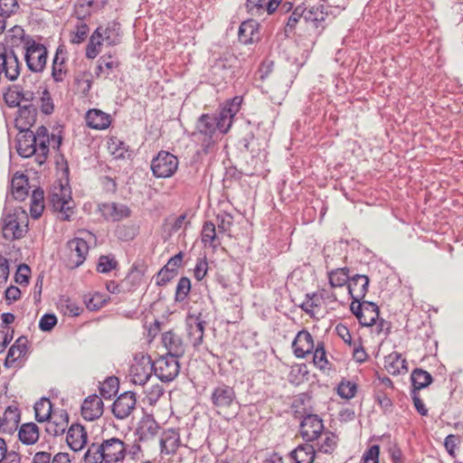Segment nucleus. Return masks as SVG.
Segmentation results:
<instances>
[{
    "mask_svg": "<svg viewBox=\"0 0 463 463\" xmlns=\"http://www.w3.org/2000/svg\"><path fill=\"white\" fill-rule=\"evenodd\" d=\"M128 445L117 437L102 439L101 442H94L89 446L85 455V463H118L122 461Z\"/></svg>",
    "mask_w": 463,
    "mask_h": 463,
    "instance_id": "obj_1",
    "label": "nucleus"
},
{
    "mask_svg": "<svg viewBox=\"0 0 463 463\" xmlns=\"http://www.w3.org/2000/svg\"><path fill=\"white\" fill-rule=\"evenodd\" d=\"M12 32L14 36L21 39L27 68L33 72L43 71L48 56L46 47L37 43L31 35L25 34L24 29L20 26L13 27Z\"/></svg>",
    "mask_w": 463,
    "mask_h": 463,
    "instance_id": "obj_2",
    "label": "nucleus"
},
{
    "mask_svg": "<svg viewBox=\"0 0 463 463\" xmlns=\"http://www.w3.org/2000/svg\"><path fill=\"white\" fill-rule=\"evenodd\" d=\"M28 232V215L21 208L5 210L1 218V233L7 241L20 240Z\"/></svg>",
    "mask_w": 463,
    "mask_h": 463,
    "instance_id": "obj_3",
    "label": "nucleus"
},
{
    "mask_svg": "<svg viewBox=\"0 0 463 463\" xmlns=\"http://www.w3.org/2000/svg\"><path fill=\"white\" fill-rule=\"evenodd\" d=\"M218 132V123L215 122L214 115L203 114L197 119L192 137L201 144L203 151L208 154L216 143Z\"/></svg>",
    "mask_w": 463,
    "mask_h": 463,
    "instance_id": "obj_4",
    "label": "nucleus"
},
{
    "mask_svg": "<svg viewBox=\"0 0 463 463\" xmlns=\"http://www.w3.org/2000/svg\"><path fill=\"white\" fill-rule=\"evenodd\" d=\"M50 204L54 212L58 213V218L63 221H70L74 211V201L71 198L70 189L61 185L59 189L54 190L49 195Z\"/></svg>",
    "mask_w": 463,
    "mask_h": 463,
    "instance_id": "obj_5",
    "label": "nucleus"
},
{
    "mask_svg": "<svg viewBox=\"0 0 463 463\" xmlns=\"http://www.w3.org/2000/svg\"><path fill=\"white\" fill-rule=\"evenodd\" d=\"M179 165L178 158L170 152L161 150L152 159L151 171L156 178H168L175 175Z\"/></svg>",
    "mask_w": 463,
    "mask_h": 463,
    "instance_id": "obj_6",
    "label": "nucleus"
},
{
    "mask_svg": "<svg viewBox=\"0 0 463 463\" xmlns=\"http://www.w3.org/2000/svg\"><path fill=\"white\" fill-rule=\"evenodd\" d=\"M211 402L219 413L226 411L238 403L233 387L224 383H220L213 387L211 393Z\"/></svg>",
    "mask_w": 463,
    "mask_h": 463,
    "instance_id": "obj_7",
    "label": "nucleus"
},
{
    "mask_svg": "<svg viewBox=\"0 0 463 463\" xmlns=\"http://www.w3.org/2000/svg\"><path fill=\"white\" fill-rule=\"evenodd\" d=\"M154 372L151 357L142 353L134 356V363L130 367L131 381L135 384L145 385Z\"/></svg>",
    "mask_w": 463,
    "mask_h": 463,
    "instance_id": "obj_8",
    "label": "nucleus"
},
{
    "mask_svg": "<svg viewBox=\"0 0 463 463\" xmlns=\"http://www.w3.org/2000/svg\"><path fill=\"white\" fill-rule=\"evenodd\" d=\"M155 375L163 383L175 380L180 372V364L177 358L166 354L152 361Z\"/></svg>",
    "mask_w": 463,
    "mask_h": 463,
    "instance_id": "obj_9",
    "label": "nucleus"
},
{
    "mask_svg": "<svg viewBox=\"0 0 463 463\" xmlns=\"http://www.w3.org/2000/svg\"><path fill=\"white\" fill-rule=\"evenodd\" d=\"M67 249L69 254L66 266L71 269L80 267L89 252L87 241L81 238H73L67 242Z\"/></svg>",
    "mask_w": 463,
    "mask_h": 463,
    "instance_id": "obj_10",
    "label": "nucleus"
},
{
    "mask_svg": "<svg viewBox=\"0 0 463 463\" xmlns=\"http://www.w3.org/2000/svg\"><path fill=\"white\" fill-rule=\"evenodd\" d=\"M303 410L306 415L300 423V433L306 441H313L317 439L323 431V421L318 415L307 412L306 408Z\"/></svg>",
    "mask_w": 463,
    "mask_h": 463,
    "instance_id": "obj_11",
    "label": "nucleus"
},
{
    "mask_svg": "<svg viewBox=\"0 0 463 463\" xmlns=\"http://www.w3.org/2000/svg\"><path fill=\"white\" fill-rule=\"evenodd\" d=\"M241 103V98L235 97L229 104L221 109L219 114L214 115L220 134H226L230 130L232 119L240 110Z\"/></svg>",
    "mask_w": 463,
    "mask_h": 463,
    "instance_id": "obj_12",
    "label": "nucleus"
},
{
    "mask_svg": "<svg viewBox=\"0 0 463 463\" xmlns=\"http://www.w3.org/2000/svg\"><path fill=\"white\" fill-rule=\"evenodd\" d=\"M35 138L36 137L33 136V131L30 129L22 131L17 137L16 149L17 153L22 157L27 158L36 155V160L39 162L41 159L40 149L38 142L35 140Z\"/></svg>",
    "mask_w": 463,
    "mask_h": 463,
    "instance_id": "obj_13",
    "label": "nucleus"
},
{
    "mask_svg": "<svg viewBox=\"0 0 463 463\" xmlns=\"http://www.w3.org/2000/svg\"><path fill=\"white\" fill-rule=\"evenodd\" d=\"M136 393L133 392H125L114 402L112 412L117 419L124 420L132 413L136 408Z\"/></svg>",
    "mask_w": 463,
    "mask_h": 463,
    "instance_id": "obj_14",
    "label": "nucleus"
},
{
    "mask_svg": "<svg viewBox=\"0 0 463 463\" xmlns=\"http://www.w3.org/2000/svg\"><path fill=\"white\" fill-rule=\"evenodd\" d=\"M292 348L298 358H305L307 354H312L315 344L311 334L305 329L299 331L292 343Z\"/></svg>",
    "mask_w": 463,
    "mask_h": 463,
    "instance_id": "obj_15",
    "label": "nucleus"
},
{
    "mask_svg": "<svg viewBox=\"0 0 463 463\" xmlns=\"http://www.w3.org/2000/svg\"><path fill=\"white\" fill-rule=\"evenodd\" d=\"M101 215L111 222H118L130 216V209L122 203H104L99 205Z\"/></svg>",
    "mask_w": 463,
    "mask_h": 463,
    "instance_id": "obj_16",
    "label": "nucleus"
},
{
    "mask_svg": "<svg viewBox=\"0 0 463 463\" xmlns=\"http://www.w3.org/2000/svg\"><path fill=\"white\" fill-rule=\"evenodd\" d=\"M162 342L167 349L166 355L179 359L185 353V345L182 337L174 331L165 332L162 335Z\"/></svg>",
    "mask_w": 463,
    "mask_h": 463,
    "instance_id": "obj_17",
    "label": "nucleus"
},
{
    "mask_svg": "<svg viewBox=\"0 0 463 463\" xmlns=\"http://www.w3.org/2000/svg\"><path fill=\"white\" fill-rule=\"evenodd\" d=\"M183 260V253L178 252L167 261L156 275V285L165 286L177 275V268Z\"/></svg>",
    "mask_w": 463,
    "mask_h": 463,
    "instance_id": "obj_18",
    "label": "nucleus"
},
{
    "mask_svg": "<svg viewBox=\"0 0 463 463\" xmlns=\"http://www.w3.org/2000/svg\"><path fill=\"white\" fill-rule=\"evenodd\" d=\"M69 423V415L66 411H53L52 416L46 420L45 431L53 437L61 435L65 432Z\"/></svg>",
    "mask_w": 463,
    "mask_h": 463,
    "instance_id": "obj_19",
    "label": "nucleus"
},
{
    "mask_svg": "<svg viewBox=\"0 0 463 463\" xmlns=\"http://www.w3.org/2000/svg\"><path fill=\"white\" fill-rule=\"evenodd\" d=\"M187 334L194 347L200 345L203 340L206 322L199 316H190L186 319Z\"/></svg>",
    "mask_w": 463,
    "mask_h": 463,
    "instance_id": "obj_20",
    "label": "nucleus"
},
{
    "mask_svg": "<svg viewBox=\"0 0 463 463\" xmlns=\"http://www.w3.org/2000/svg\"><path fill=\"white\" fill-rule=\"evenodd\" d=\"M103 402L97 394L88 396L81 405V415L87 420L99 419L103 413Z\"/></svg>",
    "mask_w": 463,
    "mask_h": 463,
    "instance_id": "obj_21",
    "label": "nucleus"
},
{
    "mask_svg": "<svg viewBox=\"0 0 463 463\" xmlns=\"http://www.w3.org/2000/svg\"><path fill=\"white\" fill-rule=\"evenodd\" d=\"M369 278L366 275L350 276L347 284L348 292L354 300H363L368 292Z\"/></svg>",
    "mask_w": 463,
    "mask_h": 463,
    "instance_id": "obj_22",
    "label": "nucleus"
},
{
    "mask_svg": "<svg viewBox=\"0 0 463 463\" xmlns=\"http://www.w3.org/2000/svg\"><path fill=\"white\" fill-rule=\"evenodd\" d=\"M87 439V432L82 425L75 423L69 428L66 441L72 450H80L86 445Z\"/></svg>",
    "mask_w": 463,
    "mask_h": 463,
    "instance_id": "obj_23",
    "label": "nucleus"
},
{
    "mask_svg": "<svg viewBox=\"0 0 463 463\" xmlns=\"http://www.w3.org/2000/svg\"><path fill=\"white\" fill-rule=\"evenodd\" d=\"M239 41L243 44H250L260 40L259 24L253 19L241 24L238 32Z\"/></svg>",
    "mask_w": 463,
    "mask_h": 463,
    "instance_id": "obj_24",
    "label": "nucleus"
},
{
    "mask_svg": "<svg viewBox=\"0 0 463 463\" xmlns=\"http://www.w3.org/2000/svg\"><path fill=\"white\" fill-rule=\"evenodd\" d=\"M237 63V58L234 55H225L216 60L212 65V72L213 75L219 76L225 80L233 73L232 69Z\"/></svg>",
    "mask_w": 463,
    "mask_h": 463,
    "instance_id": "obj_25",
    "label": "nucleus"
},
{
    "mask_svg": "<svg viewBox=\"0 0 463 463\" xmlns=\"http://www.w3.org/2000/svg\"><path fill=\"white\" fill-rule=\"evenodd\" d=\"M28 340L26 336H20L14 344L9 348L6 358L5 360V366L11 367L20 358L26 354L28 346Z\"/></svg>",
    "mask_w": 463,
    "mask_h": 463,
    "instance_id": "obj_26",
    "label": "nucleus"
},
{
    "mask_svg": "<svg viewBox=\"0 0 463 463\" xmlns=\"http://www.w3.org/2000/svg\"><path fill=\"white\" fill-rule=\"evenodd\" d=\"M159 430V425L151 415H145L140 420L137 434L140 440H147L154 438Z\"/></svg>",
    "mask_w": 463,
    "mask_h": 463,
    "instance_id": "obj_27",
    "label": "nucleus"
},
{
    "mask_svg": "<svg viewBox=\"0 0 463 463\" xmlns=\"http://www.w3.org/2000/svg\"><path fill=\"white\" fill-rule=\"evenodd\" d=\"M384 367L392 375L401 374L408 371L407 361L397 352H392L385 356Z\"/></svg>",
    "mask_w": 463,
    "mask_h": 463,
    "instance_id": "obj_28",
    "label": "nucleus"
},
{
    "mask_svg": "<svg viewBox=\"0 0 463 463\" xmlns=\"http://www.w3.org/2000/svg\"><path fill=\"white\" fill-rule=\"evenodd\" d=\"M66 74V57L64 56L62 48L59 47L52 64V78L55 82L59 83L64 80Z\"/></svg>",
    "mask_w": 463,
    "mask_h": 463,
    "instance_id": "obj_29",
    "label": "nucleus"
},
{
    "mask_svg": "<svg viewBox=\"0 0 463 463\" xmlns=\"http://www.w3.org/2000/svg\"><path fill=\"white\" fill-rule=\"evenodd\" d=\"M13 90H10L5 95V101L12 107H22L21 102H31L34 99V93L29 90H24L20 86H14Z\"/></svg>",
    "mask_w": 463,
    "mask_h": 463,
    "instance_id": "obj_30",
    "label": "nucleus"
},
{
    "mask_svg": "<svg viewBox=\"0 0 463 463\" xmlns=\"http://www.w3.org/2000/svg\"><path fill=\"white\" fill-rule=\"evenodd\" d=\"M86 122L93 129H106L110 125V116L99 109H90L86 114Z\"/></svg>",
    "mask_w": 463,
    "mask_h": 463,
    "instance_id": "obj_31",
    "label": "nucleus"
},
{
    "mask_svg": "<svg viewBox=\"0 0 463 463\" xmlns=\"http://www.w3.org/2000/svg\"><path fill=\"white\" fill-rule=\"evenodd\" d=\"M98 28H101L102 37L108 45L114 46L120 43L121 25L119 23L111 21L105 27L100 25Z\"/></svg>",
    "mask_w": 463,
    "mask_h": 463,
    "instance_id": "obj_32",
    "label": "nucleus"
},
{
    "mask_svg": "<svg viewBox=\"0 0 463 463\" xmlns=\"http://www.w3.org/2000/svg\"><path fill=\"white\" fill-rule=\"evenodd\" d=\"M315 457L316 450L310 444L299 445L290 452L294 463H313Z\"/></svg>",
    "mask_w": 463,
    "mask_h": 463,
    "instance_id": "obj_33",
    "label": "nucleus"
},
{
    "mask_svg": "<svg viewBox=\"0 0 463 463\" xmlns=\"http://www.w3.org/2000/svg\"><path fill=\"white\" fill-rule=\"evenodd\" d=\"M1 421L4 425V432L11 434L16 430L20 421V411L17 407L8 406L1 417Z\"/></svg>",
    "mask_w": 463,
    "mask_h": 463,
    "instance_id": "obj_34",
    "label": "nucleus"
},
{
    "mask_svg": "<svg viewBox=\"0 0 463 463\" xmlns=\"http://www.w3.org/2000/svg\"><path fill=\"white\" fill-rule=\"evenodd\" d=\"M20 441L25 445H33L39 439V428L33 422L23 424L18 431Z\"/></svg>",
    "mask_w": 463,
    "mask_h": 463,
    "instance_id": "obj_35",
    "label": "nucleus"
},
{
    "mask_svg": "<svg viewBox=\"0 0 463 463\" xmlns=\"http://www.w3.org/2000/svg\"><path fill=\"white\" fill-rule=\"evenodd\" d=\"M12 194L15 200L24 201L28 195V178L24 175L15 174L12 179Z\"/></svg>",
    "mask_w": 463,
    "mask_h": 463,
    "instance_id": "obj_36",
    "label": "nucleus"
},
{
    "mask_svg": "<svg viewBox=\"0 0 463 463\" xmlns=\"http://www.w3.org/2000/svg\"><path fill=\"white\" fill-rule=\"evenodd\" d=\"M201 240L204 246H211L213 249H216L221 245L219 238L217 236L215 224L212 222H205L203 225L201 232Z\"/></svg>",
    "mask_w": 463,
    "mask_h": 463,
    "instance_id": "obj_37",
    "label": "nucleus"
},
{
    "mask_svg": "<svg viewBox=\"0 0 463 463\" xmlns=\"http://www.w3.org/2000/svg\"><path fill=\"white\" fill-rule=\"evenodd\" d=\"M327 275L331 288H341L348 284L351 276L347 267L332 269Z\"/></svg>",
    "mask_w": 463,
    "mask_h": 463,
    "instance_id": "obj_38",
    "label": "nucleus"
},
{
    "mask_svg": "<svg viewBox=\"0 0 463 463\" xmlns=\"http://www.w3.org/2000/svg\"><path fill=\"white\" fill-rule=\"evenodd\" d=\"M33 136H35V140L38 142L39 149H40V157L39 164H43L49 152V134L48 129L44 126H40L37 128L36 132H33Z\"/></svg>",
    "mask_w": 463,
    "mask_h": 463,
    "instance_id": "obj_39",
    "label": "nucleus"
},
{
    "mask_svg": "<svg viewBox=\"0 0 463 463\" xmlns=\"http://www.w3.org/2000/svg\"><path fill=\"white\" fill-rule=\"evenodd\" d=\"M179 444V435L173 430L165 432L160 440L162 452H165L166 454L175 453L178 449Z\"/></svg>",
    "mask_w": 463,
    "mask_h": 463,
    "instance_id": "obj_40",
    "label": "nucleus"
},
{
    "mask_svg": "<svg viewBox=\"0 0 463 463\" xmlns=\"http://www.w3.org/2000/svg\"><path fill=\"white\" fill-rule=\"evenodd\" d=\"M363 317L359 319V323L363 326H372L376 324L379 318V307L373 302H365Z\"/></svg>",
    "mask_w": 463,
    "mask_h": 463,
    "instance_id": "obj_41",
    "label": "nucleus"
},
{
    "mask_svg": "<svg viewBox=\"0 0 463 463\" xmlns=\"http://www.w3.org/2000/svg\"><path fill=\"white\" fill-rule=\"evenodd\" d=\"M411 379L413 386L412 391L415 392L429 386L433 381L431 374L420 368L412 371Z\"/></svg>",
    "mask_w": 463,
    "mask_h": 463,
    "instance_id": "obj_42",
    "label": "nucleus"
},
{
    "mask_svg": "<svg viewBox=\"0 0 463 463\" xmlns=\"http://www.w3.org/2000/svg\"><path fill=\"white\" fill-rule=\"evenodd\" d=\"M44 210V192L42 188L33 191L31 197L30 213L33 219H38Z\"/></svg>",
    "mask_w": 463,
    "mask_h": 463,
    "instance_id": "obj_43",
    "label": "nucleus"
},
{
    "mask_svg": "<svg viewBox=\"0 0 463 463\" xmlns=\"http://www.w3.org/2000/svg\"><path fill=\"white\" fill-rule=\"evenodd\" d=\"M102 42H104V39L102 37L101 28H96L90 35L89 43L86 47V57L88 59H94L99 55L100 52L99 47L101 46Z\"/></svg>",
    "mask_w": 463,
    "mask_h": 463,
    "instance_id": "obj_44",
    "label": "nucleus"
},
{
    "mask_svg": "<svg viewBox=\"0 0 463 463\" xmlns=\"http://www.w3.org/2000/svg\"><path fill=\"white\" fill-rule=\"evenodd\" d=\"M35 420L38 422L46 421L53 413L52 410V402L48 398H41L34 404Z\"/></svg>",
    "mask_w": 463,
    "mask_h": 463,
    "instance_id": "obj_45",
    "label": "nucleus"
},
{
    "mask_svg": "<svg viewBox=\"0 0 463 463\" xmlns=\"http://www.w3.org/2000/svg\"><path fill=\"white\" fill-rule=\"evenodd\" d=\"M325 9L326 7L323 5L313 6L309 9L304 8V20L306 22H312L318 28L326 18V13Z\"/></svg>",
    "mask_w": 463,
    "mask_h": 463,
    "instance_id": "obj_46",
    "label": "nucleus"
},
{
    "mask_svg": "<svg viewBox=\"0 0 463 463\" xmlns=\"http://www.w3.org/2000/svg\"><path fill=\"white\" fill-rule=\"evenodd\" d=\"M118 379L115 376L107 378L99 387V393L104 399H110L118 390Z\"/></svg>",
    "mask_w": 463,
    "mask_h": 463,
    "instance_id": "obj_47",
    "label": "nucleus"
},
{
    "mask_svg": "<svg viewBox=\"0 0 463 463\" xmlns=\"http://www.w3.org/2000/svg\"><path fill=\"white\" fill-rule=\"evenodd\" d=\"M89 32V26L85 23L81 21L78 22L75 25V30L71 33V43L73 44H80L83 43L86 40Z\"/></svg>",
    "mask_w": 463,
    "mask_h": 463,
    "instance_id": "obj_48",
    "label": "nucleus"
},
{
    "mask_svg": "<svg viewBox=\"0 0 463 463\" xmlns=\"http://www.w3.org/2000/svg\"><path fill=\"white\" fill-rule=\"evenodd\" d=\"M313 362L320 369H325L328 364L325 345L323 342H317L313 352Z\"/></svg>",
    "mask_w": 463,
    "mask_h": 463,
    "instance_id": "obj_49",
    "label": "nucleus"
},
{
    "mask_svg": "<svg viewBox=\"0 0 463 463\" xmlns=\"http://www.w3.org/2000/svg\"><path fill=\"white\" fill-rule=\"evenodd\" d=\"M60 307L64 315L71 317H77L82 311V308L74 300L69 298L60 300Z\"/></svg>",
    "mask_w": 463,
    "mask_h": 463,
    "instance_id": "obj_50",
    "label": "nucleus"
},
{
    "mask_svg": "<svg viewBox=\"0 0 463 463\" xmlns=\"http://www.w3.org/2000/svg\"><path fill=\"white\" fill-rule=\"evenodd\" d=\"M191 290V281L187 277H182L176 286L175 299L183 302Z\"/></svg>",
    "mask_w": 463,
    "mask_h": 463,
    "instance_id": "obj_51",
    "label": "nucleus"
},
{
    "mask_svg": "<svg viewBox=\"0 0 463 463\" xmlns=\"http://www.w3.org/2000/svg\"><path fill=\"white\" fill-rule=\"evenodd\" d=\"M217 228L220 233H228L231 236L230 232L233 223V217L232 214L227 213H219L216 216Z\"/></svg>",
    "mask_w": 463,
    "mask_h": 463,
    "instance_id": "obj_52",
    "label": "nucleus"
},
{
    "mask_svg": "<svg viewBox=\"0 0 463 463\" xmlns=\"http://www.w3.org/2000/svg\"><path fill=\"white\" fill-rule=\"evenodd\" d=\"M40 109L45 115H51L54 110V104L50 91L44 89L40 98Z\"/></svg>",
    "mask_w": 463,
    "mask_h": 463,
    "instance_id": "obj_53",
    "label": "nucleus"
},
{
    "mask_svg": "<svg viewBox=\"0 0 463 463\" xmlns=\"http://www.w3.org/2000/svg\"><path fill=\"white\" fill-rule=\"evenodd\" d=\"M144 274H145V269L143 267H139L137 264H134L132 266L131 269L129 270V272L126 278V280L129 281V283L133 287L138 286V285H140V283L142 281Z\"/></svg>",
    "mask_w": 463,
    "mask_h": 463,
    "instance_id": "obj_54",
    "label": "nucleus"
},
{
    "mask_svg": "<svg viewBox=\"0 0 463 463\" xmlns=\"http://www.w3.org/2000/svg\"><path fill=\"white\" fill-rule=\"evenodd\" d=\"M336 447V436L333 432H326V437L318 445V451L332 453Z\"/></svg>",
    "mask_w": 463,
    "mask_h": 463,
    "instance_id": "obj_55",
    "label": "nucleus"
},
{
    "mask_svg": "<svg viewBox=\"0 0 463 463\" xmlns=\"http://www.w3.org/2000/svg\"><path fill=\"white\" fill-rule=\"evenodd\" d=\"M165 390L162 385L156 383L152 385L146 391V398L149 405H155L160 397L164 394Z\"/></svg>",
    "mask_w": 463,
    "mask_h": 463,
    "instance_id": "obj_56",
    "label": "nucleus"
},
{
    "mask_svg": "<svg viewBox=\"0 0 463 463\" xmlns=\"http://www.w3.org/2000/svg\"><path fill=\"white\" fill-rule=\"evenodd\" d=\"M118 265L117 260L114 258L109 256H100L97 265V270L100 273H108L112 269H116Z\"/></svg>",
    "mask_w": 463,
    "mask_h": 463,
    "instance_id": "obj_57",
    "label": "nucleus"
},
{
    "mask_svg": "<svg viewBox=\"0 0 463 463\" xmlns=\"http://www.w3.org/2000/svg\"><path fill=\"white\" fill-rule=\"evenodd\" d=\"M31 276V269L27 264H20L17 268L14 280L17 284L27 285Z\"/></svg>",
    "mask_w": 463,
    "mask_h": 463,
    "instance_id": "obj_58",
    "label": "nucleus"
},
{
    "mask_svg": "<svg viewBox=\"0 0 463 463\" xmlns=\"http://www.w3.org/2000/svg\"><path fill=\"white\" fill-rule=\"evenodd\" d=\"M300 18L304 19V7L298 5L295 8V10L292 12V14L288 19L286 32H292L295 29L296 24L298 23Z\"/></svg>",
    "mask_w": 463,
    "mask_h": 463,
    "instance_id": "obj_59",
    "label": "nucleus"
},
{
    "mask_svg": "<svg viewBox=\"0 0 463 463\" xmlns=\"http://www.w3.org/2000/svg\"><path fill=\"white\" fill-rule=\"evenodd\" d=\"M19 8L17 0H0V15L11 16Z\"/></svg>",
    "mask_w": 463,
    "mask_h": 463,
    "instance_id": "obj_60",
    "label": "nucleus"
},
{
    "mask_svg": "<svg viewBox=\"0 0 463 463\" xmlns=\"http://www.w3.org/2000/svg\"><path fill=\"white\" fill-rule=\"evenodd\" d=\"M337 393L345 399H351L356 393V385L351 382L341 383L337 388Z\"/></svg>",
    "mask_w": 463,
    "mask_h": 463,
    "instance_id": "obj_61",
    "label": "nucleus"
},
{
    "mask_svg": "<svg viewBox=\"0 0 463 463\" xmlns=\"http://www.w3.org/2000/svg\"><path fill=\"white\" fill-rule=\"evenodd\" d=\"M19 116L21 118H25L26 124L31 126L35 121L36 109L32 104L20 107Z\"/></svg>",
    "mask_w": 463,
    "mask_h": 463,
    "instance_id": "obj_62",
    "label": "nucleus"
},
{
    "mask_svg": "<svg viewBox=\"0 0 463 463\" xmlns=\"http://www.w3.org/2000/svg\"><path fill=\"white\" fill-rule=\"evenodd\" d=\"M57 324V317L53 314H44L39 321V328L43 332L51 331Z\"/></svg>",
    "mask_w": 463,
    "mask_h": 463,
    "instance_id": "obj_63",
    "label": "nucleus"
},
{
    "mask_svg": "<svg viewBox=\"0 0 463 463\" xmlns=\"http://www.w3.org/2000/svg\"><path fill=\"white\" fill-rule=\"evenodd\" d=\"M379 453L378 445L371 446L363 456V463H378Z\"/></svg>",
    "mask_w": 463,
    "mask_h": 463,
    "instance_id": "obj_64",
    "label": "nucleus"
}]
</instances>
